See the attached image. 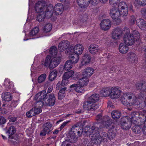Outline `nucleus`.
Here are the masks:
<instances>
[{
    "label": "nucleus",
    "instance_id": "nucleus-1",
    "mask_svg": "<svg viewBox=\"0 0 146 146\" xmlns=\"http://www.w3.org/2000/svg\"><path fill=\"white\" fill-rule=\"evenodd\" d=\"M46 3L44 1H38L35 5V9L36 11L40 13L38 15L37 19L38 21L41 22L43 20L44 17L50 18L52 15L53 13V6L52 5H49L46 9L45 13L44 10L46 8L45 6Z\"/></svg>",
    "mask_w": 146,
    "mask_h": 146
},
{
    "label": "nucleus",
    "instance_id": "nucleus-2",
    "mask_svg": "<svg viewBox=\"0 0 146 146\" xmlns=\"http://www.w3.org/2000/svg\"><path fill=\"white\" fill-rule=\"evenodd\" d=\"M128 6L124 2L119 3L117 7H113L110 10V14L114 21L119 20L121 15L125 16L128 14Z\"/></svg>",
    "mask_w": 146,
    "mask_h": 146
},
{
    "label": "nucleus",
    "instance_id": "nucleus-3",
    "mask_svg": "<svg viewBox=\"0 0 146 146\" xmlns=\"http://www.w3.org/2000/svg\"><path fill=\"white\" fill-rule=\"evenodd\" d=\"M120 100L123 104L127 106H137V108L140 109L141 104L139 101V98L133 93L124 94L121 97Z\"/></svg>",
    "mask_w": 146,
    "mask_h": 146
},
{
    "label": "nucleus",
    "instance_id": "nucleus-4",
    "mask_svg": "<svg viewBox=\"0 0 146 146\" xmlns=\"http://www.w3.org/2000/svg\"><path fill=\"white\" fill-rule=\"evenodd\" d=\"M130 31L127 28H125L123 31V40L125 43L128 46L133 45L140 38L139 33L137 31H133L130 33Z\"/></svg>",
    "mask_w": 146,
    "mask_h": 146
},
{
    "label": "nucleus",
    "instance_id": "nucleus-5",
    "mask_svg": "<svg viewBox=\"0 0 146 146\" xmlns=\"http://www.w3.org/2000/svg\"><path fill=\"white\" fill-rule=\"evenodd\" d=\"M131 121L135 118L134 123L137 124L143 131L146 130V116L144 114L140 111H134L132 114Z\"/></svg>",
    "mask_w": 146,
    "mask_h": 146
},
{
    "label": "nucleus",
    "instance_id": "nucleus-6",
    "mask_svg": "<svg viewBox=\"0 0 146 146\" xmlns=\"http://www.w3.org/2000/svg\"><path fill=\"white\" fill-rule=\"evenodd\" d=\"M60 58L59 57H53L47 56L45 60L42 62V64L44 66L52 69L56 67L60 63Z\"/></svg>",
    "mask_w": 146,
    "mask_h": 146
},
{
    "label": "nucleus",
    "instance_id": "nucleus-7",
    "mask_svg": "<svg viewBox=\"0 0 146 146\" xmlns=\"http://www.w3.org/2000/svg\"><path fill=\"white\" fill-rule=\"evenodd\" d=\"M99 129L94 126H92L91 127H86L85 133L87 135H92V136L93 139L96 140H99L100 141L102 140V138L99 132Z\"/></svg>",
    "mask_w": 146,
    "mask_h": 146
},
{
    "label": "nucleus",
    "instance_id": "nucleus-8",
    "mask_svg": "<svg viewBox=\"0 0 146 146\" xmlns=\"http://www.w3.org/2000/svg\"><path fill=\"white\" fill-rule=\"evenodd\" d=\"M84 109L86 110H95L98 108V106L88 100L85 102L83 106Z\"/></svg>",
    "mask_w": 146,
    "mask_h": 146
},
{
    "label": "nucleus",
    "instance_id": "nucleus-9",
    "mask_svg": "<svg viewBox=\"0 0 146 146\" xmlns=\"http://www.w3.org/2000/svg\"><path fill=\"white\" fill-rule=\"evenodd\" d=\"M110 97L113 99L119 98L121 95V91L118 87H112Z\"/></svg>",
    "mask_w": 146,
    "mask_h": 146
},
{
    "label": "nucleus",
    "instance_id": "nucleus-10",
    "mask_svg": "<svg viewBox=\"0 0 146 146\" xmlns=\"http://www.w3.org/2000/svg\"><path fill=\"white\" fill-rule=\"evenodd\" d=\"M52 125L50 123L48 122L44 124L43 130L40 133V135L44 136L49 133L52 130Z\"/></svg>",
    "mask_w": 146,
    "mask_h": 146
},
{
    "label": "nucleus",
    "instance_id": "nucleus-11",
    "mask_svg": "<svg viewBox=\"0 0 146 146\" xmlns=\"http://www.w3.org/2000/svg\"><path fill=\"white\" fill-rule=\"evenodd\" d=\"M125 28L122 30L119 28H117L114 29L112 34V37L114 39H117L119 38L122 35V34L124 35L123 31L124 30Z\"/></svg>",
    "mask_w": 146,
    "mask_h": 146
},
{
    "label": "nucleus",
    "instance_id": "nucleus-12",
    "mask_svg": "<svg viewBox=\"0 0 146 146\" xmlns=\"http://www.w3.org/2000/svg\"><path fill=\"white\" fill-rule=\"evenodd\" d=\"M127 59L128 61L131 63H136L138 61V58L136 54L133 52H130L127 54Z\"/></svg>",
    "mask_w": 146,
    "mask_h": 146
},
{
    "label": "nucleus",
    "instance_id": "nucleus-13",
    "mask_svg": "<svg viewBox=\"0 0 146 146\" xmlns=\"http://www.w3.org/2000/svg\"><path fill=\"white\" fill-rule=\"evenodd\" d=\"M102 29L104 30L109 29L111 26V23L110 20L108 19L103 20L100 24Z\"/></svg>",
    "mask_w": 146,
    "mask_h": 146
},
{
    "label": "nucleus",
    "instance_id": "nucleus-14",
    "mask_svg": "<svg viewBox=\"0 0 146 146\" xmlns=\"http://www.w3.org/2000/svg\"><path fill=\"white\" fill-rule=\"evenodd\" d=\"M70 43L67 40H64L61 42L58 45V49L60 51L63 52L65 49H66L67 50H70V48H67L69 46Z\"/></svg>",
    "mask_w": 146,
    "mask_h": 146
},
{
    "label": "nucleus",
    "instance_id": "nucleus-15",
    "mask_svg": "<svg viewBox=\"0 0 146 146\" xmlns=\"http://www.w3.org/2000/svg\"><path fill=\"white\" fill-rule=\"evenodd\" d=\"M112 87H107L102 88L100 92V94L102 96H110Z\"/></svg>",
    "mask_w": 146,
    "mask_h": 146
},
{
    "label": "nucleus",
    "instance_id": "nucleus-16",
    "mask_svg": "<svg viewBox=\"0 0 146 146\" xmlns=\"http://www.w3.org/2000/svg\"><path fill=\"white\" fill-rule=\"evenodd\" d=\"M68 53L69 54V57L70 59L69 60L72 61L73 64L77 63L79 58L78 55L73 53L72 51L68 52Z\"/></svg>",
    "mask_w": 146,
    "mask_h": 146
},
{
    "label": "nucleus",
    "instance_id": "nucleus-17",
    "mask_svg": "<svg viewBox=\"0 0 146 146\" xmlns=\"http://www.w3.org/2000/svg\"><path fill=\"white\" fill-rule=\"evenodd\" d=\"M53 11H55V13L56 15H61L63 11V6L61 3H58L55 5L54 8L53 7Z\"/></svg>",
    "mask_w": 146,
    "mask_h": 146
},
{
    "label": "nucleus",
    "instance_id": "nucleus-18",
    "mask_svg": "<svg viewBox=\"0 0 146 146\" xmlns=\"http://www.w3.org/2000/svg\"><path fill=\"white\" fill-rule=\"evenodd\" d=\"M46 96V91L43 90L37 93L35 96L34 99L35 100H41L45 102Z\"/></svg>",
    "mask_w": 146,
    "mask_h": 146
},
{
    "label": "nucleus",
    "instance_id": "nucleus-19",
    "mask_svg": "<svg viewBox=\"0 0 146 146\" xmlns=\"http://www.w3.org/2000/svg\"><path fill=\"white\" fill-rule=\"evenodd\" d=\"M84 49L83 46L80 44H78L76 45L73 47V49L72 50L74 52L73 53L78 55L81 54Z\"/></svg>",
    "mask_w": 146,
    "mask_h": 146
},
{
    "label": "nucleus",
    "instance_id": "nucleus-20",
    "mask_svg": "<svg viewBox=\"0 0 146 146\" xmlns=\"http://www.w3.org/2000/svg\"><path fill=\"white\" fill-rule=\"evenodd\" d=\"M137 26L141 29L146 30V21L143 19H138L136 21Z\"/></svg>",
    "mask_w": 146,
    "mask_h": 146
},
{
    "label": "nucleus",
    "instance_id": "nucleus-21",
    "mask_svg": "<svg viewBox=\"0 0 146 146\" xmlns=\"http://www.w3.org/2000/svg\"><path fill=\"white\" fill-rule=\"evenodd\" d=\"M55 98L53 94H50L48 99L45 103V106H53L55 103Z\"/></svg>",
    "mask_w": 146,
    "mask_h": 146
},
{
    "label": "nucleus",
    "instance_id": "nucleus-22",
    "mask_svg": "<svg viewBox=\"0 0 146 146\" xmlns=\"http://www.w3.org/2000/svg\"><path fill=\"white\" fill-rule=\"evenodd\" d=\"M146 90V83H142L140 93L139 94V96L141 97L143 99L144 98V102H146V92L145 90Z\"/></svg>",
    "mask_w": 146,
    "mask_h": 146
},
{
    "label": "nucleus",
    "instance_id": "nucleus-23",
    "mask_svg": "<svg viewBox=\"0 0 146 146\" xmlns=\"http://www.w3.org/2000/svg\"><path fill=\"white\" fill-rule=\"evenodd\" d=\"M94 71V69L92 68H87L84 70L82 73V76H86L88 78L93 74Z\"/></svg>",
    "mask_w": 146,
    "mask_h": 146
},
{
    "label": "nucleus",
    "instance_id": "nucleus-24",
    "mask_svg": "<svg viewBox=\"0 0 146 146\" xmlns=\"http://www.w3.org/2000/svg\"><path fill=\"white\" fill-rule=\"evenodd\" d=\"M89 50L90 53L95 54L98 52V46L96 44H92L90 46Z\"/></svg>",
    "mask_w": 146,
    "mask_h": 146
},
{
    "label": "nucleus",
    "instance_id": "nucleus-25",
    "mask_svg": "<svg viewBox=\"0 0 146 146\" xmlns=\"http://www.w3.org/2000/svg\"><path fill=\"white\" fill-rule=\"evenodd\" d=\"M36 110L34 107L33 108L27 113V116L29 117H31L36 114H38L41 112V110L40 109H38V111H36Z\"/></svg>",
    "mask_w": 146,
    "mask_h": 146
},
{
    "label": "nucleus",
    "instance_id": "nucleus-26",
    "mask_svg": "<svg viewBox=\"0 0 146 146\" xmlns=\"http://www.w3.org/2000/svg\"><path fill=\"white\" fill-rule=\"evenodd\" d=\"M91 0H76L78 6L81 8L87 7L89 4Z\"/></svg>",
    "mask_w": 146,
    "mask_h": 146
},
{
    "label": "nucleus",
    "instance_id": "nucleus-27",
    "mask_svg": "<svg viewBox=\"0 0 146 146\" xmlns=\"http://www.w3.org/2000/svg\"><path fill=\"white\" fill-rule=\"evenodd\" d=\"M82 77L79 79L78 83V85L81 86H84L87 85L88 83V78L86 76H82Z\"/></svg>",
    "mask_w": 146,
    "mask_h": 146
},
{
    "label": "nucleus",
    "instance_id": "nucleus-28",
    "mask_svg": "<svg viewBox=\"0 0 146 146\" xmlns=\"http://www.w3.org/2000/svg\"><path fill=\"white\" fill-rule=\"evenodd\" d=\"M129 50V48L124 43H121L119 45V52L122 54L127 53Z\"/></svg>",
    "mask_w": 146,
    "mask_h": 146
},
{
    "label": "nucleus",
    "instance_id": "nucleus-29",
    "mask_svg": "<svg viewBox=\"0 0 146 146\" xmlns=\"http://www.w3.org/2000/svg\"><path fill=\"white\" fill-rule=\"evenodd\" d=\"M2 98L3 100L9 101L12 98L11 94L8 92H5L2 94Z\"/></svg>",
    "mask_w": 146,
    "mask_h": 146
},
{
    "label": "nucleus",
    "instance_id": "nucleus-30",
    "mask_svg": "<svg viewBox=\"0 0 146 146\" xmlns=\"http://www.w3.org/2000/svg\"><path fill=\"white\" fill-rule=\"evenodd\" d=\"M36 100L37 101L34 105V106H35L34 108L36 110H38V109H40L41 111L42 110H41V108L44 105L45 106V103H44V102L41 100Z\"/></svg>",
    "mask_w": 146,
    "mask_h": 146
},
{
    "label": "nucleus",
    "instance_id": "nucleus-31",
    "mask_svg": "<svg viewBox=\"0 0 146 146\" xmlns=\"http://www.w3.org/2000/svg\"><path fill=\"white\" fill-rule=\"evenodd\" d=\"M134 4L135 7L144 6L146 5V0H135Z\"/></svg>",
    "mask_w": 146,
    "mask_h": 146
},
{
    "label": "nucleus",
    "instance_id": "nucleus-32",
    "mask_svg": "<svg viewBox=\"0 0 146 146\" xmlns=\"http://www.w3.org/2000/svg\"><path fill=\"white\" fill-rule=\"evenodd\" d=\"M66 88L64 87L61 89L59 91L58 94V99L61 100L64 97L66 93Z\"/></svg>",
    "mask_w": 146,
    "mask_h": 146
},
{
    "label": "nucleus",
    "instance_id": "nucleus-33",
    "mask_svg": "<svg viewBox=\"0 0 146 146\" xmlns=\"http://www.w3.org/2000/svg\"><path fill=\"white\" fill-rule=\"evenodd\" d=\"M111 115L113 118L114 119H118L121 116L120 112L117 111H113L111 113Z\"/></svg>",
    "mask_w": 146,
    "mask_h": 146
},
{
    "label": "nucleus",
    "instance_id": "nucleus-34",
    "mask_svg": "<svg viewBox=\"0 0 146 146\" xmlns=\"http://www.w3.org/2000/svg\"><path fill=\"white\" fill-rule=\"evenodd\" d=\"M121 128L125 130H127L130 128L131 127V123L130 121H128L126 122L125 121L121 122Z\"/></svg>",
    "mask_w": 146,
    "mask_h": 146
},
{
    "label": "nucleus",
    "instance_id": "nucleus-35",
    "mask_svg": "<svg viewBox=\"0 0 146 146\" xmlns=\"http://www.w3.org/2000/svg\"><path fill=\"white\" fill-rule=\"evenodd\" d=\"M57 74V71L54 70H53L51 72L49 76V79L51 81L54 80L56 77Z\"/></svg>",
    "mask_w": 146,
    "mask_h": 146
},
{
    "label": "nucleus",
    "instance_id": "nucleus-36",
    "mask_svg": "<svg viewBox=\"0 0 146 146\" xmlns=\"http://www.w3.org/2000/svg\"><path fill=\"white\" fill-rule=\"evenodd\" d=\"M82 63L83 64H87L90 62V55L87 54H85L82 58Z\"/></svg>",
    "mask_w": 146,
    "mask_h": 146
},
{
    "label": "nucleus",
    "instance_id": "nucleus-37",
    "mask_svg": "<svg viewBox=\"0 0 146 146\" xmlns=\"http://www.w3.org/2000/svg\"><path fill=\"white\" fill-rule=\"evenodd\" d=\"M73 64L70 60H67L64 65L65 69L66 70H70L72 68Z\"/></svg>",
    "mask_w": 146,
    "mask_h": 146
},
{
    "label": "nucleus",
    "instance_id": "nucleus-38",
    "mask_svg": "<svg viewBox=\"0 0 146 146\" xmlns=\"http://www.w3.org/2000/svg\"><path fill=\"white\" fill-rule=\"evenodd\" d=\"M99 98V96L97 94H94L91 96L89 97L88 100L95 103L98 101Z\"/></svg>",
    "mask_w": 146,
    "mask_h": 146
},
{
    "label": "nucleus",
    "instance_id": "nucleus-39",
    "mask_svg": "<svg viewBox=\"0 0 146 146\" xmlns=\"http://www.w3.org/2000/svg\"><path fill=\"white\" fill-rule=\"evenodd\" d=\"M73 73V71L70 70L67 72H65L64 74L63 78L68 79L70 78H72V76Z\"/></svg>",
    "mask_w": 146,
    "mask_h": 146
},
{
    "label": "nucleus",
    "instance_id": "nucleus-40",
    "mask_svg": "<svg viewBox=\"0 0 146 146\" xmlns=\"http://www.w3.org/2000/svg\"><path fill=\"white\" fill-rule=\"evenodd\" d=\"M4 84L6 86H8L10 88L13 87L14 85L12 82H10L8 79H5L4 82Z\"/></svg>",
    "mask_w": 146,
    "mask_h": 146
},
{
    "label": "nucleus",
    "instance_id": "nucleus-41",
    "mask_svg": "<svg viewBox=\"0 0 146 146\" xmlns=\"http://www.w3.org/2000/svg\"><path fill=\"white\" fill-rule=\"evenodd\" d=\"M52 28V25L50 23H48L45 25L43 28V30L45 32H48L50 31Z\"/></svg>",
    "mask_w": 146,
    "mask_h": 146
},
{
    "label": "nucleus",
    "instance_id": "nucleus-42",
    "mask_svg": "<svg viewBox=\"0 0 146 146\" xmlns=\"http://www.w3.org/2000/svg\"><path fill=\"white\" fill-rule=\"evenodd\" d=\"M46 74H43L40 76L38 78V81L39 83H41L44 81L46 78Z\"/></svg>",
    "mask_w": 146,
    "mask_h": 146
},
{
    "label": "nucleus",
    "instance_id": "nucleus-43",
    "mask_svg": "<svg viewBox=\"0 0 146 146\" xmlns=\"http://www.w3.org/2000/svg\"><path fill=\"white\" fill-rule=\"evenodd\" d=\"M57 49L55 46H52L50 48L49 50L50 54L52 56H55L57 54Z\"/></svg>",
    "mask_w": 146,
    "mask_h": 146
},
{
    "label": "nucleus",
    "instance_id": "nucleus-44",
    "mask_svg": "<svg viewBox=\"0 0 146 146\" xmlns=\"http://www.w3.org/2000/svg\"><path fill=\"white\" fill-rule=\"evenodd\" d=\"M39 31V28L37 27H35L30 32L29 35L31 36H34Z\"/></svg>",
    "mask_w": 146,
    "mask_h": 146
},
{
    "label": "nucleus",
    "instance_id": "nucleus-45",
    "mask_svg": "<svg viewBox=\"0 0 146 146\" xmlns=\"http://www.w3.org/2000/svg\"><path fill=\"white\" fill-rule=\"evenodd\" d=\"M16 130L15 127L13 126L9 127L6 133L10 135H12L15 132Z\"/></svg>",
    "mask_w": 146,
    "mask_h": 146
},
{
    "label": "nucleus",
    "instance_id": "nucleus-46",
    "mask_svg": "<svg viewBox=\"0 0 146 146\" xmlns=\"http://www.w3.org/2000/svg\"><path fill=\"white\" fill-rule=\"evenodd\" d=\"M18 100H13L11 102L10 105L9 106L12 109L16 107L18 105Z\"/></svg>",
    "mask_w": 146,
    "mask_h": 146
},
{
    "label": "nucleus",
    "instance_id": "nucleus-47",
    "mask_svg": "<svg viewBox=\"0 0 146 146\" xmlns=\"http://www.w3.org/2000/svg\"><path fill=\"white\" fill-rule=\"evenodd\" d=\"M78 84L77 85V87L75 88V89L76 92L78 93H84V90L83 88L82 87V86H78Z\"/></svg>",
    "mask_w": 146,
    "mask_h": 146
},
{
    "label": "nucleus",
    "instance_id": "nucleus-48",
    "mask_svg": "<svg viewBox=\"0 0 146 146\" xmlns=\"http://www.w3.org/2000/svg\"><path fill=\"white\" fill-rule=\"evenodd\" d=\"M62 80L61 82L62 86H64L67 85L69 83L68 79L62 78Z\"/></svg>",
    "mask_w": 146,
    "mask_h": 146
},
{
    "label": "nucleus",
    "instance_id": "nucleus-49",
    "mask_svg": "<svg viewBox=\"0 0 146 146\" xmlns=\"http://www.w3.org/2000/svg\"><path fill=\"white\" fill-rule=\"evenodd\" d=\"M136 19L134 16L131 17L129 19V23L131 25H133L135 23Z\"/></svg>",
    "mask_w": 146,
    "mask_h": 146
},
{
    "label": "nucleus",
    "instance_id": "nucleus-50",
    "mask_svg": "<svg viewBox=\"0 0 146 146\" xmlns=\"http://www.w3.org/2000/svg\"><path fill=\"white\" fill-rule=\"evenodd\" d=\"M96 120H97L98 123H103V120L102 119V117L101 115H98L96 117Z\"/></svg>",
    "mask_w": 146,
    "mask_h": 146
},
{
    "label": "nucleus",
    "instance_id": "nucleus-51",
    "mask_svg": "<svg viewBox=\"0 0 146 146\" xmlns=\"http://www.w3.org/2000/svg\"><path fill=\"white\" fill-rule=\"evenodd\" d=\"M79 74L77 72H74L73 71V73L72 76V78L73 79H76L79 77Z\"/></svg>",
    "mask_w": 146,
    "mask_h": 146
},
{
    "label": "nucleus",
    "instance_id": "nucleus-52",
    "mask_svg": "<svg viewBox=\"0 0 146 146\" xmlns=\"http://www.w3.org/2000/svg\"><path fill=\"white\" fill-rule=\"evenodd\" d=\"M6 122L5 118L3 116L0 115V125L4 124Z\"/></svg>",
    "mask_w": 146,
    "mask_h": 146
},
{
    "label": "nucleus",
    "instance_id": "nucleus-53",
    "mask_svg": "<svg viewBox=\"0 0 146 146\" xmlns=\"http://www.w3.org/2000/svg\"><path fill=\"white\" fill-rule=\"evenodd\" d=\"M141 14L143 16H146V8H142L141 11Z\"/></svg>",
    "mask_w": 146,
    "mask_h": 146
},
{
    "label": "nucleus",
    "instance_id": "nucleus-54",
    "mask_svg": "<svg viewBox=\"0 0 146 146\" xmlns=\"http://www.w3.org/2000/svg\"><path fill=\"white\" fill-rule=\"evenodd\" d=\"M70 122V121L69 120L68 121H65L61 125L60 127V130H61L62 129H63L66 125L68 123Z\"/></svg>",
    "mask_w": 146,
    "mask_h": 146
},
{
    "label": "nucleus",
    "instance_id": "nucleus-55",
    "mask_svg": "<svg viewBox=\"0 0 146 146\" xmlns=\"http://www.w3.org/2000/svg\"><path fill=\"white\" fill-rule=\"evenodd\" d=\"M136 88L137 90H140V91H141V88L142 83H138L135 85Z\"/></svg>",
    "mask_w": 146,
    "mask_h": 146
},
{
    "label": "nucleus",
    "instance_id": "nucleus-56",
    "mask_svg": "<svg viewBox=\"0 0 146 146\" xmlns=\"http://www.w3.org/2000/svg\"><path fill=\"white\" fill-rule=\"evenodd\" d=\"M107 107L109 108H113L114 107L112 103L110 101H108V102Z\"/></svg>",
    "mask_w": 146,
    "mask_h": 146
},
{
    "label": "nucleus",
    "instance_id": "nucleus-57",
    "mask_svg": "<svg viewBox=\"0 0 146 146\" xmlns=\"http://www.w3.org/2000/svg\"><path fill=\"white\" fill-rule=\"evenodd\" d=\"M119 1V0H110L109 3L110 4H116Z\"/></svg>",
    "mask_w": 146,
    "mask_h": 146
},
{
    "label": "nucleus",
    "instance_id": "nucleus-58",
    "mask_svg": "<svg viewBox=\"0 0 146 146\" xmlns=\"http://www.w3.org/2000/svg\"><path fill=\"white\" fill-rule=\"evenodd\" d=\"M62 86L61 83V84L60 82H58L56 86V88L57 89L59 90L60 88H61V86Z\"/></svg>",
    "mask_w": 146,
    "mask_h": 146
},
{
    "label": "nucleus",
    "instance_id": "nucleus-59",
    "mask_svg": "<svg viewBox=\"0 0 146 146\" xmlns=\"http://www.w3.org/2000/svg\"><path fill=\"white\" fill-rule=\"evenodd\" d=\"M83 18L81 20L82 21H86L87 19L88 16L87 15H85L83 16Z\"/></svg>",
    "mask_w": 146,
    "mask_h": 146
},
{
    "label": "nucleus",
    "instance_id": "nucleus-60",
    "mask_svg": "<svg viewBox=\"0 0 146 146\" xmlns=\"http://www.w3.org/2000/svg\"><path fill=\"white\" fill-rule=\"evenodd\" d=\"M53 89V87L52 86H50L48 90V93H50L52 91Z\"/></svg>",
    "mask_w": 146,
    "mask_h": 146
},
{
    "label": "nucleus",
    "instance_id": "nucleus-61",
    "mask_svg": "<svg viewBox=\"0 0 146 146\" xmlns=\"http://www.w3.org/2000/svg\"><path fill=\"white\" fill-rule=\"evenodd\" d=\"M99 1L102 3H105L107 2L108 0H99Z\"/></svg>",
    "mask_w": 146,
    "mask_h": 146
},
{
    "label": "nucleus",
    "instance_id": "nucleus-62",
    "mask_svg": "<svg viewBox=\"0 0 146 146\" xmlns=\"http://www.w3.org/2000/svg\"><path fill=\"white\" fill-rule=\"evenodd\" d=\"M77 85H78V84H74L70 86V88H75L77 86Z\"/></svg>",
    "mask_w": 146,
    "mask_h": 146
},
{
    "label": "nucleus",
    "instance_id": "nucleus-63",
    "mask_svg": "<svg viewBox=\"0 0 146 146\" xmlns=\"http://www.w3.org/2000/svg\"><path fill=\"white\" fill-rule=\"evenodd\" d=\"M58 131H59L58 130L55 129L53 132V134L54 135L58 133Z\"/></svg>",
    "mask_w": 146,
    "mask_h": 146
},
{
    "label": "nucleus",
    "instance_id": "nucleus-64",
    "mask_svg": "<svg viewBox=\"0 0 146 146\" xmlns=\"http://www.w3.org/2000/svg\"><path fill=\"white\" fill-rule=\"evenodd\" d=\"M142 50L145 52V56L146 57V46L144 48H143Z\"/></svg>",
    "mask_w": 146,
    "mask_h": 146
}]
</instances>
